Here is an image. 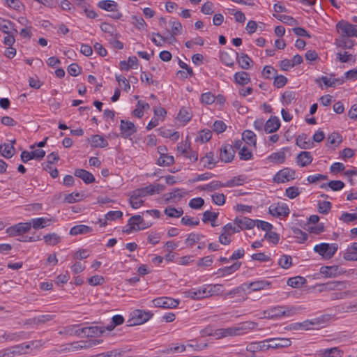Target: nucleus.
Listing matches in <instances>:
<instances>
[{"label":"nucleus","instance_id":"nucleus-37","mask_svg":"<svg viewBox=\"0 0 357 357\" xmlns=\"http://www.w3.org/2000/svg\"><path fill=\"white\" fill-rule=\"evenodd\" d=\"M242 139L248 144L256 146V135L249 130H245L242 134Z\"/></svg>","mask_w":357,"mask_h":357},{"label":"nucleus","instance_id":"nucleus-39","mask_svg":"<svg viewBox=\"0 0 357 357\" xmlns=\"http://www.w3.org/2000/svg\"><path fill=\"white\" fill-rule=\"evenodd\" d=\"M164 213L171 218H179L183 215V211L182 208H176L172 206H168L165 209Z\"/></svg>","mask_w":357,"mask_h":357},{"label":"nucleus","instance_id":"nucleus-47","mask_svg":"<svg viewBox=\"0 0 357 357\" xmlns=\"http://www.w3.org/2000/svg\"><path fill=\"white\" fill-rule=\"evenodd\" d=\"M192 118V114L186 108H181L178 114L177 119L184 123L188 122Z\"/></svg>","mask_w":357,"mask_h":357},{"label":"nucleus","instance_id":"nucleus-57","mask_svg":"<svg viewBox=\"0 0 357 357\" xmlns=\"http://www.w3.org/2000/svg\"><path fill=\"white\" fill-rule=\"evenodd\" d=\"M278 264L282 268H289L292 264L291 256L287 255H282L279 259Z\"/></svg>","mask_w":357,"mask_h":357},{"label":"nucleus","instance_id":"nucleus-63","mask_svg":"<svg viewBox=\"0 0 357 357\" xmlns=\"http://www.w3.org/2000/svg\"><path fill=\"white\" fill-rule=\"evenodd\" d=\"M240 159L243 160H248L252 159V153L245 146H243L239 152Z\"/></svg>","mask_w":357,"mask_h":357},{"label":"nucleus","instance_id":"nucleus-25","mask_svg":"<svg viewBox=\"0 0 357 357\" xmlns=\"http://www.w3.org/2000/svg\"><path fill=\"white\" fill-rule=\"evenodd\" d=\"M128 225H134L135 227H142L146 226V229L149 227L151 224L146 223L143 218L139 215L132 216L128 221Z\"/></svg>","mask_w":357,"mask_h":357},{"label":"nucleus","instance_id":"nucleus-51","mask_svg":"<svg viewBox=\"0 0 357 357\" xmlns=\"http://www.w3.org/2000/svg\"><path fill=\"white\" fill-rule=\"evenodd\" d=\"M291 230L294 235L298 239L300 243H304L307 239V234L297 227H292Z\"/></svg>","mask_w":357,"mask_h":357},{"label":"nucleus","instance_id":"nucleus-48","mask_svg":"<svg viewBox=\"0 0 357 357\" xmlns=\"http://www.w3.org/2000/svg\"><path fill=\"white\" fill-rule=\"evenodd\" d=\"M342 282H337V281H331L328 282L324 284H319V287H321L320 291H332L338 287V286L342 285Z\"/></svg>","mask_w":357,"mask_h":357},{"label":"nucleus","instance_id":"nucleus-5","mask_svg":"<svg viewBox=\"0 0 357 357\" xmlns=\"http://www.w3.org/2000/svg\"><path fill=\"white\" fill-rule=\"evenodd\" d=\"M295 171L289 168H284L279 171L273 177L277 183H285L294 178Z\"/></svg>","mask_w":357,"mask_h":357},{"label":"nucleus","instance_id":"nucleus-58","mask_svg":"<svg viewBox=\"0 0 357 357\" xmlns=\"http://www.w3.org/2000/svg\"><path fill=\"white\" fill-rule=\"evenodd\" d=\"M287 82V79L283 75H275L274 76L273 85L280 89L283 87Z\"/></svg>","mask_w":357,"mask_h":357},{"label":"nucleus","instance_id":"nucleus-11","mask_svg":"<svg viewBox=\"0 0 357 357\" xmlns=\"http://www.w3.org/2000/svg\"><path fill=\"white\" fill-rule=\"evenodd\" d=\"M235 155V151L233 146L230 144L223 145L220 149V158L222 162L226 163L233 160Z\"/></svg>","mask_w":357,"mask_h":357},{"label":"nucleus","instance_id":"nucleus-21","mask_svg":"<svg viewBox=\"0 0 357 357\" xmlns=\"http://www.w3.org/2000/svg\"><path fill=\"white\" fill-rule=\"evenodd\" d=\"M272 349L287 347L291 345V340L287 338H271L268 339Z\"/></svg>","mask_w":357,"mask_h":357},{"label":"nucleus","instance_id":"nucleus-45","mask_svg":"<svg viewBox=\"0 0 357 357\" xmlns=\"http://www.w3.org/2000/svg\"><path fill=\"white\" fill-rule=\"evenodd\" d=\"M4 24L0 23V29L5 33L14 32L15 34L17 33V29L14 28L13 23L9 20H3Z\"/></svg>","mask_w":357,"mask_h":357},{"label":"nucleus","instance_id":"nucleus-64","mask_svg":"<svg viewBox=\"0 0 357 357\" xmlns=\"http://www.w3.org/2000/svg\"><path fill=\"white\" fill-rule=\"evenodd\" d=\"M213 202L218 206H222L225 203V196L223 193H215L212 195Z\"/></svg>","mask_w":357,"mask_h":357},{"label":"nucleus","instance_id":"nucleus-42","mask_svg":"<svg viewBox=\"0 0 357 357\" xmlns=\"http://www.w3.org/2000/svg\"><path fill=\"white\" fill-rule=\"evenodd\" d=\"M294 100H296V93L292 91H284L281 97V100L284 105H289Z\"/></svg>","mask_w":357,"mask_h":357},{"label":"nucleus","instance_id":"nucleus-6","mask_svg":"<svg viewBox=\"0 0 357 357\" xmlns=\"http://www.w3.org/2000/svg\"><path fill=\"white\" fill-rule=\"evenodd\" d=\"M268 211L271 215L275 217H287L289 214V208L286 204H273L269 206Z\"/></svg>","mask_w":357,"mask_h":357},{"label":"nucleus","instance_id":"nucleus-27","mask_svg":"<svg viewBox=\"0 0 357 357\" xmlns=\"http://www.w3.org/2000/svg\"><path fill=\"white\" fill-rule=\"evenodd\" d=\"M241 266V262L237 261L234 263L232 265L229 266H226L222 268H219L218 270V273H221V276H225L228 275H231L235 271H238Z\"/></svg>","mask_w":357,"mask_h":357},{"label":"nucleus","instance_id":"nucleus-43","mask_svg":"<svg viewBox=\"0 0 357 357\" xmlns=\"http://www.w3.org/2000/svg\"><path fill=\"white\" fill-rule=\"evenodd\" d=\"M285 311L284 306H277L269 310L268 312V317L275 318L284 316Z\"/></svg>","mask_w":357,"mask_h":357},{"label":"nucleus","instance_id":"nucleus-4","mask_svg":"<svg viewBox=\"0 0 357 357\" xmlns=\"http://www.w3.org/2000/svg\"><path fill=\"white\" fill-rule=\"evenodd\" d=\"M31 228V223L29 222H20L16 224L12 227H8L6 229V233L10 236H15L19 235H22L23 234L29 231Z\"/></svg>","mask_w":357,"mask_h":357},{"label":"nucleus","instance_id":"nucleus-41","mask_svg":"<svg viewBox=\"0 0 357 357\" xmlns=\"http://www.w3.org/2000/svg\"><path fill=\"white\" fill-rule=\"evenodd\" d=\"M165 188V186L162 184H155V185H149L148 186L145 187V189L146 190V194L148 195H153L155 193H160V192L163 191Z\"/></svg>","mask_w":357,"mask_h":357},{"label":"nucleus","instance_id":"nucleus-30","mask_svg":"<svg viewBox=\"0 0 357 357\" xmlns=\"http://www.w3.org/2000/svg\"><path fill=\"white\" fill-rule=\"evenodd\" d=\"M92 231V228L84 225H77L73 227L70 230V234L73 236L78 235V234H85Z\"/></svg>","mask_w":357,"mask_h":357},{"label":"nucleus","instance_id":"nucleus-32","mask_svg":"<svg viewBox=\"0 0 357 357\" xmlns=\"http://www.w3.org/2000/svg\"><path fill=\"white\" fill-rule=\"evenodd\" d=\"M0 153L1 155L7 158H11L15 154L14 146L4 143L0 145Z\"/></svg>","mask_w":357,"mask_h":357},{"label":"nucleus","instance_id":"nucleus-13","mask_svg":"<svg viewBox=\"0 0 357 357\" xmlns=\"http://www.w3.org/2000/svg\"><path fill=\"white\" fill-rule=\"evenodd\" d=\"M105 329L100 326H87L81 328L82 337H95L101 335Z\"/></svg>","mask_w":357,"mask_h":357},{"label":"nucleus","instance_id":"nucleus-9","mask_svg":"<svg viewBox=\"0 0 357 357\" xmlns=\"http://www.w3.org/2000/svg\"><path fill=\"white\" fill-rule=\"evenodd\" d=\"M45 155V151L42 149H36L33 151L29 152L24 151L21 153V160L23 162L26 163L32 159L42 160Z\"/></svg>","mask_w":357,"mask_h":357},{"label":"nucleus","instance_id":"nucleus-40","mask_svg":"<svg viewBox=\"0 0 357 357\" xmlns=\"http://www.w3.org/2000/svg\"><path fill=\"white\" fill-rule=\"evenodd\" d=\"M45 242L50 245H55L61 241V237L56 233L48 234L44 236Z\"/></svg>","mask_w":357,"mask_h":357},{"label":"nucleus","instance_id":"nucleus-50","mask_svg":"<svg viewBox=\"0 0 357 357\" xmlns=\"http://www.w3.org/2000/svg\"><path fill=\"white\" fill-rule=\"evenodd\" d=\"M332 207V204L328 201L319 202L318 204V211L321 214H327L329 213Z\"/></svg>","mask_w":357,"mask_h":357},{"label":"nucleus","instance_id":"nucleus-53","mask_svg":"<svg viewBox=\"0 0 357 357\" xmlns=\"http://www.w3.org/2000/svg\"><path fill=\"white\" fill-rule=\"evenodd\" d=\"M124 322V318L121 315H114L112 318V323L109 326L107 327V330L112 331L113 330L116 326L121 325Z\"/></svg>","mask_w":357,"mask_h":357},{"label":"nucleus","instance_id":"nucleus-62","mask_svg":"<svg viewBox=\"0 0 357 357\" xmlns=\"http://www.w3.org/2000/svg\"><path fill=\"white\" fill-rule=\"evenodd\" d=\"M67 70L71 76L75 77L81 73L82 68L77 63H73L68 66Z\"/></svg>","mask_w":357,"mask_h":357},{"label":"nucleus","instance_id":"nucleus-15","mask_svg":"<svg viewBox=\"0 0 357 357\" xmlns=\"http://www.w3.org/2000/svg\"><path fill=\"white\" fill-rule=\"evenodd\" d=\"M280 127V121L278 116H271L264 125V131L266 133H273Z\"/></svg>","mask_w":357,"mask_h":357},{"label":"nucleus","instance_id":"nucleus-3","mask_svg":"<svg viewBox=\"0 0 357 357\" xmlns=\"http://www.w3.org/2000/svg\"><path fill=\"white\" fill-rule=\"evenodd\" d=\"M337 30L341 31L342 37H357L356 26L346 21L341 20L336 24Z\"/></svg>","mask_w":357,"mask_h":357},{"label":"nucleus","instance_id":"nucleus-14","mask_svg":"<svg viewBox=\"0 0 357 357\" xmlns=\"http://www.w3.org/2000/svg\"><path fill=\"white\" fill-rule=\"evenodd\" d=\"M240 229H251L255 226V221L247 217L236 218L234 220Z\"/></svg>","mask_w":357,"mask_h":357},{"label":"nucleus","instance_id":"nucleus-61","mask_svg":"<svg viewBox=\"0 0 357 357\" xmlns=\"http://www.w3.org/2000/svg\"><path fill=\"white\" fill-rule=\"evenodd\" d=\"M255 221L256 222L255 226L257 228L266 231V232L270 231L273 229V225L268 222L259 220H256Z\"/></svg>","mask_w":357,"mask_h":357},{"label":"nucleus","instance_id":"nucleus-38","mask_svg":"<svg viewBox=\"0 0 357 357\" xmlns=\"http://www.w3.org/2000/svg\"><path fill=\"white\" fill-rule=\"evenodd\" d=\"M245 181V177L244 176L240 175L238 176L234 177L232 179L227 181L224 183L225 187H233V186H238L243 185Z\"/></svg>","mask_w":357,"mask_h":357},{"label":"nucleus","instance_id":"nucleus-19","mask_svg":"<svg viewBox=\"0 0 357 357\" xmlns=\"http://www.w3.org/2000/svg\"><path fill=\"white\" fill-rule=\"evenodd\" d=\"M74 174L75 176L82 179L83 181L86 184L95 182V178L93 175L85 169H75Z\"/></svg>","mask_w":357,"mask_h":357},{"label":"nucleus","instance_id":"nucleus-12","mask_svg":"<svg viewBox=\"0 0 357 357\" xmlns=\"http://www.w3.org/2000/svg\"><path fill=\"white\" fill-rule=\"evenodd\" d=\"M271 284V283L267 280H261L252 282L250 283H244V286L245 287V289H251L252 291H257L269 288Z\"/></svg>","mask_w":357,"mask_h":357},{"label":"nucleus","instance_id":"nucleus-24","mask_svg":"<svg viewBox=\"0 0 357 357\" xmlns=\"http://www.w3.org/2000/svg\"><path fill=\"white\" fill-rule=\"evenodd\" d=\"M236 55L238 63L241 68L245 70L250 68V63L252 62V61L246 54L241 53L239 54L238 52H236Z\"/></svg>","mask_w":357,"mask_h":357},{"label":"nucleus","instance_id":"nucleus-26","mask_svg":"<svg viewBox=\"0 0 357 357\" xmlns=\"http://www.w3.org/2000/svg\"><path fill=\"white\" fill-rule=\"evenodd\" d=\"M200 160L204 162V167L209 169H213L217 163V161L214 159V154L211 151L206 153L205 156L202 157Z\"/></svg>","mask_w":357,"mask_h":357},{"label":"nucleus","instance_id":"nucleus-49","mask_svg":"<svg viewBox=\"0 0 357 357\" xmlns=\"http://www.w3.org/2000/svg\"><path fill=\"white\" fill-rule=\"evenodd\" d=\"M273 16L275 17H276L278 20H280L284 23H286L289 25H291V26L297 24L296 20H295L294 17H292L291 16H288L286 15H275V14H273Z\"/></svg>","mask_w":357,"mask_h":357},{"label":"nucleus","instance_id":"nucleus-59","mask_svg":"<svg viewBox=\"0 0 357 357\" xmlns=\"http://www.w3.org/2000/svg\"><path fill=\"white\" fill-rule=\"evenodd\" d=\"M204 204V200L201 197L193 198L189 202V206L193 209H199Z\"/></svg>","mask_w":357,"mask_h":357},{"label":"nucleus","instance_id":"nucleus-35","mask_svg":"<svg viewBox=\"0 0 357 357\" xmlns=\"http://www.w3.org/2000/svg\"><path fill=\"white\" fill-rule=\"evenodd\" d=\"M305 282V278L301 276L290 278L287 280V284L294 288L301 287Z\"/></svg>","mask_w":357,"mask_h":357},{"label":"nucleus","instance_id":"nucleus-28","mask_svg":"<svg viewBox=\"0 0 357 357\" xmlns=\"http://www.w3.org/2000/svg\"><path fill=\"white\" fill-rule=\"evenodd\" d=\"M98 6L106 11H116L118 4L114 1L102 0L98 3Z\"/></svg>","mask_w":357,"mask_h":357},{"label":"nucleus","instance_id":"nucleus-10","mask_svg":"<svg viewBox=\"0 0 357 357\" xmlns=\"http://www.w3.org/2000/svg\"><path fill=\"white\" fill-rule=\"evenodd\" d=\"M346 271L340 268L339 266H324L320 268V273L326 278H335L342 273H344Z\"/></svg>","mask_w":357,"mask_h":357},{"label":"nucleus","instance_id":"nucleus-16","mask_svg":"<svg viewBox=\"0 0 357 357\" xmlns=\"http://www.w3.org/2000/svg\"><path fill=\"white\" fill-rule=\"evenodd\" d=\"M215 335H217L218 338L240 335L239 328L238 326H232L227 328L217 329L215 332Z\"/></svg>","mask_w":357,"mask_h":357},{"label":"nucleus","instance_id":"nucleus-31","mask_svg":"<svg viewBox=\"0 0 357 357\" xmlns=\"http://www.w3.org/2000/svg\"><path fill=\"white\" fill-rule=\"evenodd\" d=\"M236 83L245 85L250 81V75L245 71L237 72L234 75Z\"/></svg>","mask_w":357,"mask_h":357},{"label":"nucleus","instance_id":"nucleus-46","mask_svg":"<svg viewBox=\"0 0 357 357\" xmlns=\"http://www.w3.org/2000/svg\"><path fill=\"white\" fill-rule=\"evenodd\" d=\"M174 162V158L172 155L165 154L160 156L158 159V164L160 166H169Z\"/></svg>","mask_w":357,"mask_h":357},{"label":"nucleus","instance_id":"nucleus-33","mask_svg":"<svg viewBox=\"0 0 357 357\" xmlns=\"http://www.w3.org/2000/svg\"><path fill=\"white\" fill-rule=\"evenodd\" d=\"M79 324L68 326L66 327L63 331H60L59 333L82 337V332H80L82 328H79Z\"/></svg>","mask_w":357,"mask_h":357},{"label":"nucleus","instance_id":"nucleus-52","mask_svg":"<svg viewBox=\"0 0 357 357\" xmlns=\"http://www.w3.org/2000/svg\"><path fill=\"white\" fill-rule=\"evenodd\" d=\"M218 213L206 211L203 213L202 221L204 222H207L208 221H210L211 222H215L218 218Z\"/></svg>","mask_w":357,"mask_h":357},{"label":"nucleus","instance_id":"nucleus-34","mask_svg":"<svg viewBox=\"0 0 357 357\" xmlns=\"http://www.w3.org/2000/svg\"><path fill=\"white\" fill-rule=\"evenodd\" d=\"M91 146L93 147L105 148L108 146V142L102 136L94 135L91 137Z\"/></svg>","mask_w":357,"mask_h":357},{"label":"nucleus","instance_id":"nucleus-23","mask_svg":"<svg viewBox=\"0 0 357 357\" xmlns=\"http://www.w3.org/2000/svg\"><path fill=\"white\" fill-rule=\"evenodd\" d=\"M188 296L192 299L197 300L210 296V292L208 289L204 287L197 290H190L188 291Z\"/></svg>","mask_w":357,"mask_h":357},{"label":"nucleus","instance_id":"nucleus-8","mask_svg":"<svg viewBox=\"0 0 357 357\" xmlns=\"http://www.w3.org/2000/svg\"><path fill=\"white\" fill-rule=\"evenodd\" d=\"M120 131L122 137L128 138L137 132V128L131 121L121 120Z\"/></svg>","mask_w":357,"mask_h":357},{"label":"nucleus","instance_id":"nucleus-54","mask_svg":"<svg viewBox=\"0 0 357 357\" xmlns=\"http://www.w3.org/2000/svg\"><path fill=\"white\" fill-rule=\"evenodd\" d=\"M257 326V324L252 321H246L244 323L241 324L239 326H238V328H239V333L240 335H243L244 333V331L246 330L250 329H254Z\"/></svg>","mask_w":357,"mask_h":357},{"label":"nucleus","instance_id":"nucleus-56","mask_svg":"<svg viewBox=\"0 0 357 357\" xmlns=\"http://www.w3.org/2000/svg\"><path fill=\"white\" fill-rule=\"evenodd\" d=\"M36 317V325L45 324L47 322L52 320L55 317V314H46L39 315Z\"/></svg>","mask_w":357,"mask_h":357},{"label":"nucleus","instance_id":"nucleus-55","mask_svg":"<svg viewBox=\"0 0 357 357\" xmlns=\"http://www.w3.org/2000/svg\"><path fill=\"white\" fill-rule=\"evenodd\" d=\"M4 3L9 8L15 10H20L23 7L22 3L20 0H2Z\"/></svg>","mask_w":357,"mask_h":357},{"label":"nucleus","instance_id":"nucleus-20","mask_svg":"<svg viewBox=\"0 0 357 357\" xmlns=\"http://www.w3.org/2000/svg\"><path fill=\"white\" fill-rule=\"evenodd\" d=\"M312 160L311 153L308 151H301L296 157V162L303 167L310 165Z\"/></svg>","mask_w":357,"mask_h":357},{"label":"nucleus","instance_id":"nucleus-1","mask_svg":"<svg viewBox=\"0 0 357 357\" xmlns=\"http://www.w3.org/2000/svg\"><path fill=\"white\" fill-rule=\"evenodd\" d=\"M338 246L336 243L328 244L322 243L314 247V251L320 255L324 259H331L337 252Z\"/></svg>","mask_w":357,"mask_h":357},{"label":"nucleus","instance_id":"nucleus-29","mask_svg":"<svg viewBox=\"0 0 357 357\" xmlns=\"http://www.w3.org/2000/svg\"><path fill=\"white\" fill-rule=\"evenodd\" d=\"M30 222L31 223V227H33V229H39L50 225L51 220L45 218H38L32 219Z\"/></svg>","mask_w":357,"mask_h":357},{"label":"nucleus","instance_id":"nucleus-44","mask_svg":"<svg viewBox=\"0 0 357 357\" xmlns=\"http://www.w3.org/2000/svg\"><path fill=\"white\" fill-rule=\"evenodd\" d=\"M224 183H222V182H220L219 181H213L209 183L207 185H204L202 187H200V189L203 190H206V191H208V192H211V191L218 190V189H219L220 188L225 187L224 185Z\"/></svg>","mask_w":357,"mask_h":357},{"label":"nucleus","instance_id":"nucleus-60","mask_svg":"<svg viewBox=\"0 0 357 357\" xmlns=\"http://www.w3.org/2000/svg\"><path fill=\"white\" fill-rule=\"evenodd\" d=\"M201 237H202V236L200 234L191 233L188 236L185 240V243L189 246L192 247L195 243H197L200 240Z\"/></svg>","mask_w":357,"mask_h":357},{"label":"nucleus","instance_id":"nucleus-2","mask_svg":"<svg viewBox=\"0 0 357 357\" xmlns=\"http://www.w3.org/2000/svg\"><path fill=\"white\" fill-rule=\"evenodd\" d=\"M153 314L150 312H145L141 310H137L132 314V317L127 321V326L140 325L149 320Z\"/></svg>","mask_w":357,"mask_h":357},{"label":"nucleus","instance_id":"nucleus-17","mask_svg":"<svg viewBox=\"0 0 357 357\" xmlns=\"http://www.w3.org/2000/svg\"><path fill=\"white\" fill-rule=\"evenodd\" d=\"M296 144L303 149H310L314 146V142H312L307 135L305 133H303L296 137Z\"/></svg>","mask_w":357,"mask_h":357},{"label":"nucleus","instance_id":"nucleus-18","mask_svg":"<svg viewBox=\"0 0 357 357\" xmlns=\"http://www.w3.org/2000/svg\"><path fill=\"white\" fill-rule=\"evenodd\" d=\"M318 355L320 357H342L343 351L340 350L338 347H333L319 350Z\"/></svg>","mask_w":357,"mask_h":357},{"label":"nucleus","instance_id":"nucleus-36","mask_svg":"<svg viewBox=\"0 0 357 357\" xmlns=\"http://www.w3.org/2000/svg\"><path fill=\"white\" fill-rule=\"evenodd\" d=\"M286 155L283 151L273 153L268 156V160L272 162L282 164L285 161Z\"/></svg>","mask_w":357,"mask_h":357},{"label":"nucleus","instance_id":"nucleus-22","mask_svg":"<svg viewBox=\"0 0 357 357\" xmlns=\"http://www.w3.org/2000/svg\"><path fill=\"white\" fill-rule=\"evenodd\" d=\"M102 342L101 340L94 339V340H89L86 341H80L75 342L73 348L74 350H79L82 349H87L89 347H92L93 346L98 345L100 343Z\"/></svg>","mask_w":357,"mask_h":357},{"label":"nucleus","instance_id":"nucleus-7","mask_svg":"<svg viewBox=\"0 0 357 357\" xmlns=\"http://www.w3.org/2000/svg\"><path fill=\"white\" fill-rule=\"evenodd\" d=\"M155 307L162 308H174L178 306L179 301L170 297H161L153 300Z\"/></svg>","mask_w":357,"mask_h":357}]
</instances>
